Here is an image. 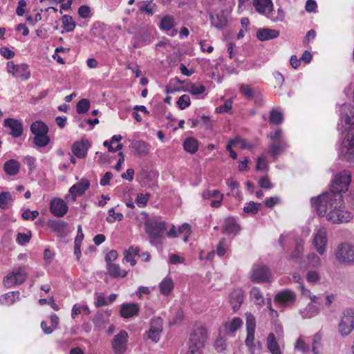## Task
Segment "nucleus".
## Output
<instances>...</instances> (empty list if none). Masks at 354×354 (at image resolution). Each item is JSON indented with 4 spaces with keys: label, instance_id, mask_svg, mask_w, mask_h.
Masks as SVG:
<instances>
[{
    "label": "nucleus",
    "instance_id": "1",
    "mask_svg": "<svg viewBox=\"0 0 354 354\" xmlns=\"http://www.w3.org/2000/svg\"><path fill=\"white\" fill-rule=\"evenodd\" d=\"M351 181L348 171L337 174L332 181L330 192L319 195L313 205L320 216H326L333 223H347L352 218V214L344 210L342 193L348 190Z\"/></svg>",
    "mask_w": 354,
    "mask_h": 354
},
{
    "label": "nucleus",
    "instance_id": "2",
    "mask_svg": "<svg viewBox=\"0 0 354 354\" xmlns=\"http://www.w3.org/2000/svg\"><path fill=\"white\" fill-rule=\"evenodd\" d=\"M340 124L338 129L342 133L348 129L342 141L339 154L346 160L354 158V108L350 104H343L340 109Z\"/></svg>",
    "mask_w": 354,
    "mask_h": 354
},
{
    "label": "nucleus",
    "instance_id": "3",
    "mask_svg": "<svg viewBox=\"0 0 354 354\" xmlns=\"http://www.w3.org/2000/svg\"><path fill=\"white\" fill-rule=\"evenodd\" d=\"M145 227L150 243L152 245L160 244L167 230L166 223L156 218H152L146 220Z\"/></svg>",
    "mask_w": 354,
    "mask_h": 354
},
{
    "label": "nucleus",
    "instance_id": "4",
    "mask_svg": "<svg viewBox=\"0 0 354 354\" xmlns=\"http://www.w3.org/2000/svg\"><path fill=\"white\" fill-rule=\"evenodd\" d=\"M207 339V331L205 326L201 324H196L190 334L189 348L201 350Z\"/></svg>",
    "mask_w": 354,
    "mask_h": 354
},
{
    "label": "nucleus",
    "instance_id": "5",
    "mask_svg": "<svg viewBox=\"0 0 354 354\" xmlns=\"http://www.w3.org/2000/svg\"><path fill=\"white\" fill-rule=\"evenodd\" d=\"M335 256L339 263L353 265L354 246L348 243H342L335 250Z\"/></svg>",
    "mask_w": 354,
    "mask_h": 354
},
{
    "label": "nucleus",
    "instance_id": "6",
    "mask_svg": "<svg viewBox=\"0 0 354 354\" xmlns=\"http://www.w3.org/2000/svg\"><path fill=\"white\" fill-rule=\"evenodd\" d=\"M354 329V310L347 309L341 318L338 330L342 336L349 335Z\"/></svg>",
    "mask_w": 354,
    "mask_h": 354
},
{
    "label": "nucleus",
    "instance_id": "7",
    "mask_svg": "<svg viewBox=\"0 0 354 354\" xmlns=\"http://www.w3.org/2000/svg\"><path fill=\"white\" fill-rule=\"evenodd\" d=\"M129 335L125 330H121L113 337L111 346L115 354H122L127 350Z\"/></svg>",
    "mask_w": 354,
    "mask_h": 354
},
{
    "label": "nucleus",
    "instance_id": "8",
    "mask_svg": "<svg viewBox=\"0 0 354 354\" xmlns=\"http://www.w3.org/2000/svg\"><path fill=\"white\" fill-rule=\"evenodd\" d=\"M270 270L265 266H254L252 268L251 281L254 283H264L269 281Z\"/></svg>",
    "mask_w": 354,
    "mask_h": 354
},
{
    "label": "nucleus",
    "instance_id": "9",
    "mask_svg": "<svg viewBox=\"0 0 354 354\" xmlns=\"http://www.w3.org/2000/svg\"><path fill=\"white\" fill-rule=\"evenodd\" d=\"M3 126L10 130V134L13 138L20 137L24 132L22 122L14 118H7L3 121Z\"/></svg>",
    "mask_w": 354,
    "mask_h": 354
},
{
    "label": "nucleus",
    "instance_id": "10",
    "mask_svg": "<svg viewBox=\"0 0 354 354\" xmlns=\"http://www.w3.org/2000/svg\"><path fill=\"white\" fill-rule=\"evenodd\" d=\"M327 236L325 229L320 228L317 230L313 239L314 245L317 252L322 255L326 251V245L327 244Z\"/></svg>",
    "mask_w": 354,
    "mask_h": 354
},
{
    "label": "nucleus",
    "instance_id": "11",
    "mask_svg": "<svg viewBox=\"0 0 354 354\" xmlns=\"http://www.w3.org/2000/svg\"><path fill=\"white\" fill-rule=\"evenodd\" d=\"M296 299L295 292L290 290H285L277 293L274 297V301L286 306L292 305Z\"/></svg>",
    "mask_w": 354,
    "mask_h": 354
},
{
    "label": "nucleus",
    "instance_id": "12",
    "mask_svg": "<svg viewBox=\"0 0 354 354\" xmlns=\"http://www.w3.org/2000/svg\"><path fill=\"white\" fill-rule=\"evenodd\" d=\"M50 209L53 214L58 217H62L67 212L68 206L64 200L55 198L50 202Z\"/></svg>",
    "mask_w": 354,
    "mask_h": 354
},
{
    "label": "nucleus",
    "instance_id": "13",
    "mask_svg": "<svg viewBox=\"0 0 354 354\" xmlns=\"http://www.w3.org/2000/svg\"><path fill=\"white\" fill-rule=\"evenodd\" d=\"M90 183L86 178L81 179L79 183L73 185L69 189L72 200L75 201L77 196L84 194L85 191L88 189Z\"/></svg>",
    "mask_w": 354,
    "mask_h": 354
},
{
    "label": "nucleus",
    "instance_id": "14",
    "mask_svg": "<svg viewBox=\"0 0 354 354\" xmlns=\"http://www.w3.org/2000/svg\"><path fill=\"white\" fill-rule=\"evenodd\" d=\"M90 146L88 140L75 142L72 145V151L75 156L79 158H84Z\"/></svg>",
    "mask_w": 354,
    "mask_h": 354
},
{
    "label": "nucleus",
    "instance_id": "15",
    "mask_svg": "<svg viewBox=\"0 0 354 354\" xmlns=\"http://www.w3.org/2000/svg\"><path fill=\"white\" fill-rule=\"evenodd\" d=\"M111 311L109 310L104 311H98L93 319L95 327H97L99 330L104 328L105 324L109 322V317L111 316Z\"/></svg>",
    "mask_w": 354,
    "mask_h": 354
},
{
    "label": "nucleus",
    "instance_id": "16",
    "mask_svg": "<svg viewBox=\"0 0 354 354\" xmlns=\"http://www.w3.org/2000/svg\"><path fill=\"white\" fill-rule=\"evenodd\" d=\"M139 307L136 303L123 304L120 308V315L124 318H130L137 315Z\"/></svg>",
    "mask_w": 354,
    "mask_h": 354
},
{
    "label": "nucleus",
    "instance_id": "17",
    "mask_svg": "<svg viewBox=\"0 0 354 354\" xmlns=\"http://www.w3.org/2000/svg\"><path fill=\"white\" fill-rule=\"evenodd\" d=\"M279 32L268 28H260L257 32V37L260 41H266L278 37Z\"/></svg>",
    "mask_w": 354,
    "mask_h": 354
},
{
    "label": "nucleus",
    "instance_id": "18",
    "mask_svg": "<svg viewBox=\"0 0 354 354\" xmlns=\"http://www.w3.org/2000/svg\"><path fill=\"white\" fill-rule=\"evenodd\" d=\"M130 147L138 155H146L149 152L150 145L143 140H133Z\"/></svg>",
    "mask_w": 354,
    "mask_h": 354
},
{
    "label": "nucleus",
    "instance_id": "19",
    "mask_svg": "<svg viewBox=\"0 0 354 354\" xmlns=\"http://www.w3.org/2000/svg\"><path fill=\"white\" fill-rule=\"evenodd\" d=\"M243 301V292L241 289L234 290L230 296V302L234 311L239 309Z\"/></svg>",
    "mask_w": 354,
    "mask_h": 354
},
{
    "label": "nucleus",
    "instance_id": "20",
    "mask_svg": "<svg viewBox=\"0 0 354 354\" xmlns=\"http://www.w3.org/2000/svg\"><path fill=\"white\" fill-rule=\"evenodd\" d=\"M253 6L258 12L266 15V10L268 12L272 10L273 4L271 0H254Z\"/></svg>",
    "mask_w": 354,
    "mask_h": 354
},
{
    "label": "nucleus",
    "instance_id": "21",
    "mask_svg": "<svg viewBox=\"0 0 354 354\" xmlns=\"http://www.w3.org/2000/svg\"><path fill=\"white\" fill-rule=\"evenodd\" d=\"M27 68L26 64L16 65V66H13V70L10 69V73L21 80H26L30 76L29 72L26 71Z\"/></svg>",
    "mask_w": 354,
    "mask_h": 354
},
{
    "label": "nucleus",
    "instance_id": "22",
    "mask_svg": "<svg viewBox=\"0 0 354 354\" xmlns=\"http://www.w3.org/2000/svg\"><path fill=\"white\" fill-rule=\"evenodd\" d=\"M174 26V18L170 15H166L164 17L160 23V27L162 30L165 31L171 30V35H174L177 33L176 30H173V27Z\"/></svg>",
    "mask_w": 354,
    "mask_h": 354
},
{
    "label": "nucleus",
    "instance_id": "23",
    "mask_svg": "<svg viewBox=\"0 0 354 354\" xmlns=\"http://www.w3.org/2000/svg\"><path fill=\"white\" fill-rule=\"evenodd\" d=\"M30 131L35 136L48 135V127L41 121H36L30 125Z\"/></svg>",
    "mask_w": 354,
    "mask_h": 354
},
{
    "label": "nucleus",
    "instance_id": "24",
    "mask_svg": "<svg viewBox=\"0 0 354 354\" xmlns=\"http://www.w3.org/2000/svg\"><path fill=\"white\" fill-rule=\"evenodd\" d=\"M240 230L239 225L234 221L233 218H227L225 221L223 226L222 232L224 234H236Z\"/></svg>",
    "mask_w": 354,
    "mask_h": 354
},
{
    "label": "nucleus",
    "instance_id": "25",
    "mask_svg": "<svg viewBox=\"0 0 354 354\" xmlns=\"http://www.w3.org/2000/svg\"><path fill=\"white\" fill-rule=\"evenodd\" d=\"M20 165L18 161L11 159L5 162L3 169L9 176H15L19 173Z\"/></svg>",
    "mask_w": 354,
    "mask_h": 354
},
{
    "label": "nucleus",
    "instance_id": "26",
    "mask_svg": "<svg viewBox=\"0 0 354 354\" xmlns=\"http://www.w3.org/2000/svg\"><path fill=\"white\" fill-rule=\"evenodd\" d=\"M158 326H151L149 330L146 333L147 338L151 339L152 341L157 342L159 339V336L162 332V320H158L156 322Z\"/></svg>",
    "mask_w": 354,
    "mask_h": 354
},
{
    "label": "nucleus",
    "instance_id": "27",
    "mask_svg": "<svg viewBox=\"0 0 354 354\" xmlns=\"http://www.w3.org/2000/svg\"><path fill=\"white\" fill-rule=\"evenodd\" d=\"M292 279L295 282L299 283V288L301 289V294L304 296H305L306 297H309L311 301H313V302H315V303L317 302V297L311 296L310 290L308 289H306L304 288L303 282H302L301 277L300 276L299 274L293 273Z\"/></svg>",
    "mask_w": 354,
    "mask_h": 354
},
{
    "label": "nucleus",
    "instance_id": "28",
    "mask_svg": "<svg viewBox=\"0 0 354 354\" xmlns=\"http://www.w3.org/2000/svg\"><path fill=\"white\" fill-rule=\"evenodd\" d=\"M286 147V145L284 141H271L269 145V151L275 158L282 152Z\"/></svg>",
    "mask_w": 354,
    "mask_h": 354
},
{
    "label": "nucleus",
    "instance_id": "29",
    "mask_svg": "<svg viewBox=\"0 0 354 354\" xmlns=\"http://www.w3.org/2000/svg\"><path fill=\"white\" fill-rule=\"evenodd\" d=\"M268 348L272 354H282L275 335L270 333L267 338Z\"/></svg>",
    "mask_w": 354,
    "mask_h": 354
},
{
    "label": "nucleus",
    "instance_id": "30",
    "mask_svg": "<svg viewBox=\"0 0 354 354\" xmlns=\"http://www.w3.org/2000/svg\"><path fill=\"white\" fill-rule=\"evenodd\" d=\"M319 312L317 306L313 304H309L306 308L300 310V314L304 319H309L317 315Z\"/></svg>",
    "mask_w": 354,
    "mask_h": 354
},
{
    "label": "nucleus",
    "instance_id": "31",
    "mask_svg": "<svg viewBox=\"0 0 354 354\" xmlns=\"http://www.w3.org/2000/svg\"><path fill=\"white\" fill-rule=\"evenodd\" d=\"M53 231L59 234V236H64L66 233L67 223L62 221H54L49 224Z\"/></svg>",
    "mask_w": 354,
    "mask_h": 354
},
{
    "label": "nucleus",
    "instance_id": "32",
    "mask_svg": "<svg viewBox=\"0 0 354 354\" xmlns=\"http://www.w3.org/2000/svg\"><path fill=\"white\" fill-rule=\"evenodd\" d=\"M174 288V283L171 277H167L160 283V290L162 294L167 295Z\"/></svg>",
    "mask_w": 354,
    "mask_h": 354
},
{
    "label": "nucleus",
    "instance_id": "33",
    "mask_svg": "<svg viewBox=\"0 0 354 354\" xmlns=\"http://www.w3.org/2000/svg\"><path fill=\"white\" fill-rule=\"evenodd\" d=\"M183 147L186 151L190 153H194L197 151L198 148V141L194 138H188L185 140Z\"/></svg>",
    "mask_w": 354,
    "mask_h": 354
},
{
    "label": "nucleus",
    "instance_id": "34",
    "mask_svg": "<svg viewBox=\"0 0 354 354\" xmlns=\"http://www.w3.org/2000/svg\"><path fill=\"white\" fill-rule=\"evenodd\" d=\"M242 324V320L240 318L236 317L234 318L232 322H226L223 325V328L227 333H234L241 327Z\"/></svg>",
    "mask_w": 354,
    "mask_h": 354
},
{
    "label": "nucleus",
    "instance_id": "35",
    "mask_svg": "<svg viewBox=\"0 0 354 354\" xmlns=\"http://www.w3.org/2000/svg\"><path fill=\"white\" fill-rule=\"evenodd\" d=\"M107 269L109 274L113 277H124L127 274L126 271H122L120 270V266L118 264L109 263L107 265Z\"/></svg>",
    "mask_w": 354,
    "mask_h": 354
},
{
    "label": "nucleus",
    "instance_id": "36",
    "mask_svg": "<svg viewBox=\"0 0 354 354\" xmlns=\"http://www.w3.org/2000/svg\"><path fill=\"white\" fill-rule=\"evenodd\" d=\"M304 250V243L302 241H297L295 250L291 254V259L296 263H300L302 252Z\"/></svg>",
    "mask_w": 354,
    "mask_h": 354
},
{
    "label": "nucleus",
    "instance_id": "37",
    "mask_svg": "<svg viewBox=\"0 0 354 354\" xmlns=\"http://www.w3.org/2000/svg\"><path fill=\"white\" fill-rule=\"evenodd\" d=\"M210 19L212 25L218 29L223 28L227 24V19L223 15H211Z\"/></svg>",
    "mask_w": 354,
    "mask_h": 354
},
{
    "label": "nucleus",
    "instance_id": "38",
    "mask_svg": "<svg viewBox=\"0 0 354 354\" xmlns=\"http://www.w3.org/2000/svg\"><path fill=\"white\" fill-rule=\"evenodd\" d=\"M250 295L251 299L254 301L256 304L258 305H263L264 304V299L263 297L259 290V288L257 287H253L250 292Z\"/></svg>",
    "mask_w": 354,
    "mask_h": 354
},
{
    "label": "nucleus",
    "instance_id": "39",
    "mask_svg": "<svg viewBox=\"0 0 354 354\" xmlns=\"http://www.w3.org/2000/svg\"><path fill=\"white\" fill-rule=\"evenodd\" d=\"M19 292H10L0 297V302L10 305L15 302L16 299L19 298Z\"/></svg>",
    "mask_w": 354,
    "mask_h": 354
},
{
    "label": "nucleus",
    "instance_id": "40",
    "mask_svg": "<svg viewBox=\"0 0 354 354\" xmlns=\"http://www.w3.org/2000/svg\"><path fill=\"white\" fill-rule=\"evenodd\" d=\"M63 27L66 32H71L75 28V23L73 17L70 15H64L62 18Z\"/></svg>",
    "mask_w": 354,
    "mask_h": 354
},
{
    "label": "nucleus",
    "instance_id": "41",
    "mask_svg": "<svg viewBox=\"0 0 354 354\" xmlns=\"http://www.w3.org/2000/svg\"><path fill=\"white\" fill-rule=\"evenodd\" d=\"M156 8V6L152 1L149 2H142L139 5V10L142 12H146L149 15H152L155 10Z\"/></svg>",
    "mask_w": 354,
    "mask_h": 354
},
{
    "label": "nucleus",
    "instance_id": "42",
    "mask_svg": "<svg viewBox=\"0 0 354 354\" xmlns=\"http://www.w3.org/2000/svg\"><path fill=\"white\" fill-rule=\"evenodd\" d=\"M283 120V116L281 112L277 109H272L270 112L269 121L273 124H279Z\"/></svg>",
    "mask_w": 354,
    "mask_h": 354
},
{
    "label": "nucleus",
    "instance_id": "43",
    "mask_svg": "<svg viewBox=\"0 0 354 354\" xmlns=\"http://www.w3.org/2000/svg\"><path fill=\"white\" fill-rule=\"evenodd\" d=\"M12 272L15 274V280H17L18 284H21L26 281L27 277V272L26 270L25 266L20 267L16 271Z\"/></svg>",
    "mask_w": 354,
    "mask_h": 354
},
{
    "label": "nucleus",
    "instance_id": "44",
    "mask_svg": "<svg viewBox=\"0 0 354 354\" xmlns=\"http://www.w3.org/2000/svg\"><path fill=\"white\" fill-rule=\"evenodd\" d=\"M50 142L48 135H37L33 138V143L39 147H46Z\"/></svg>",
    "mask_w": 354,
    "mask_h": 354
},
{
    "label": "nucleus",
    "instance_id": "45",
    "mask_svg": "<svg viewBox=\"0 0 354 354\" xmlns=\"http://www.w3.org/2000/svg\"><path fill=\"white\" fill-rule=\"evenodd\" d=\"M90 107V102L88 100L84 98L80 100L76 105L77 112L80 114L87 112Z\"/></svg>",
    "mask_w": 354,
    "mask_h": 354
},
{
    "label": "nucleus",
    "instance_id": "46",
    "mask_svg": "<svg viewBox=\"0 0 354 354\" xmlns=\"http://www.w3.org/2000/svg\"><path fill=\"white\" fill-rule=\"evenodd\" d=\"M240 91L248 99L255 97V102H257L258 97L256 96L254 91L248 85H242L240 88Z\"/></svg>",
    "mask_w": 354,
    "mask_h": 354
},
{
    "label": "nucleus",
    "instance_id": "47",
    "mask_svg": "<svg viewBox=\"0 0 354 354\" xmlns=\"http://www.w3.org/2000/svg\"><path fill=\"white\" fill-rule=\"evenodd\" d=\"M205 91V86L201 84H192L189 86L187 91L194 95L202 94Z\"/></svg>",
    "mask_w": 354,
    "mask_h": 354
},
{
    "label": "nucleus",
    "instance_id": "48",
    "mask_svg": "<svg viewBox=\"0 0 354 354\" xmlns=\"http://www.w3.org/2000/svg\"><path fill=\"white\" fill-rule=\"evenodd\" d=\"M295 348L301 351L304 354L308 353L310 351L309 346L304 342L302 338H299L295 346Z\"/></svg>",
    "mask_w": 354,
    "mask_h": 354
},
{
    "label": "nucleus",
    "instance_id": "49",
    "mask_svg": "<svg viewBox=\"0 0 354 354\" xmlns=\"http://www.w3.org/2000/svg\"><path fill=\"white\" fill-rule=\"evenodd\" d=\"M12 199L11 194L7 192H3L0 193V208L5 209L9 201Z\"/></svg>",
    "mask_w": 354,
    "mask_h": 354
},
{
    "label": "nucleus",
    "instance_id": "50",
    "mask_svg": "<svg viewBox=\"0 0 354 354\" xmlns=\"http://www.w3.org/2000/svg\"><path fill=\"white\" fill-rule=\"evenodd\" d=\"M261 205V203H255L253 201H250L248 205L243 207V211L245 213L255 214L258 212L259 207Z\"/></svg>",
    "mask_w": 354,
    "mask_h": 354
},
{
    "label": "nucleus",
    "instance_id": "51",
    "mask_svg": "<svg viewBox=\"0 0 354 354\" xmlns=\"http://www.w3.org/2000/svg\"><path fill=\"white\" fill-rule=\"evenodd\" d=\"M177 104L178 105L180 109H185L186 107L190 105L189 96L186 94L181 95L177 101Z\"/></svg>",
    "mask_w": 354,
    "mask_h": 354
},
{
    "label": "nucleus",
    "instance_id": "52",
    "mask_svg": "<svg viewBox=\"0 0 354 354\" xmlns=\"http://www.w3.org/2000/svg\"><path fill=\"white\" fill-rule=\"evenodd\" d=\"M256 327L255 317L250 313L246 314L247 331H254Z\"/></svg>",
    "mask_w": 354,
    "mask_h": 354
},
{
    "label": "nucleus",
    "instance_id": "53",
    "mask_svg": "<svg viewBox=\"0 0 354 354\" xmlns=\"http://www.w3.org/2000/svg\"><path fill=\"white\" fill-rule=\"evenodd\" d=\"M3 283L7 288H10L14 285L18 284L17 280H15V277L13 272H10L3 278Z\"/></svg>",
    "mask_w": 354,
    "mask_h": 354
},
{
    "label": "nucleus",
    "instance_id": "54",
    "mask_svg": "<svg viewBox=\"0 0 354 354\" xmlns=\"http://www.w3.org/2000/svg\"><path fill=\"white\" fill-rule=\"evenodd\" d=\"M78 15L81 18L87 19L91 17V8L86 5L81 6L78 8Z\"/></svg>",
    "mask_w": 354,
    "mask_h": 354
},
{
    "label": "nucleus",
    "instance_id": "55",
    "mask_svg": "<svg viewBox=\"0 0 354 354\" xmlns=\"http://www.w3.org/2000/svg\"><path fill=\"white\" fill-rule=\"evenodd\" d=\"M149 196L150 195L149 194H138L136 200V204L141 207L145 206L149 198Z\"/></svg>",
    "mask_w": 354,
    "mask_h": 354
},
{
    "label": "nucleus",
    "instance_id": "56",
    "mask_svg": "<svg viewBox=\"0 0 354 354\" xmlns=\"http://www.w3.org/2000/svg\"><path fill=\"white\" fill-rule=\"evenodd\" d=\"M232 102L231 100H227L223 105L217 107L216 111L217 113H226L232 109Z\"/></svg>",
    "mask_w": 354,
    "mask_h": 354
},
{
    "label": "nucleus",
    "instance_id": "57",
    "mask_svg": "<svg viewBox=\"0 0 354 354\" xmlns=\"http://www.w3.org/2000/svg\"><path fill=\"white\" fill-rule=\"evenodd\" d=\"M268 136L270 138L271 141H284L283 140L281 129H278L274 132L270 133Z\"/></svg>",
    "mask_w": 354,
    "mask_h": 354
},
{
    "label": "nucleus",
    "instance_id": "58",
    "mask_svg": "<svg viewBox=\"0 0 354 354\" xmlns=\"http://www.w3.org/2000/svg\"><path fill=\"white\" fill-rule=\"evenodd\" d=\"M306 279L310 283H315L320 279V277L316 271L310 270L307 272Z\"/></svg>",
    "mask_w": 354,
    "mask_h": 354
},
{
    "label": "nucleus",
    "instance_id": "59",
    "mask_svg": "<svg viewBox=\"0 0 354 354\" xmlns=\"http://www.w3.org/2000/svg\"><path fill=\"white\" fill-rule=\"evenodd\" d=\"M259 185L263 189H271L272 187V184L268 176H265L260 178L259 180Z\"/></svg>",
    "mask_w": 354,
    "mask_h": 354
},
{
    "label": "nucleus",
    "instance_id": "60",
    "mask_svg": "<svg viewBox=\"0 0 354 354\" xmlns=\"http://www.w3.org/2000/svg\"><path fill=\"white\" fill-rule=\"evenodd\" d=\"M254 340V331H247V337L245 339V344L250 350L252 349Z\"/></svg>",
    "mask_w": 354,
    "mask_h": 354
},
{
    "label": "nucleus",
    "instance_id": "61",
    "mask_svg": "<svg viewBox=\"0 0 354 354\" xmlns=\"http://www.w3.org/2000/svg\"><path fill=\"white\" fill-rule=\"evenodd\" d=\"M268 165L266 162V158L263 156H260L257 158L256 169L257 171L264 170L267 168Z\"/></svg>",
    "mask_w": 354,
    "mask_h": 354
},
{
    "label": "nucleus",
    "instance_id": "62",
    "mask_svg": "<svg viewBox=\"0 0 354 354\" xmlns=\"http://www.w3.org/2000/svg\"><path fill=\"white\" fill-rule=\"evenodd\" d=\"M225 347H226V343H225V340L223 338L219 337L216 340L215 348L217 351H218V352L223 351L225 349Z\"/></svg>",
    "mask_w": 354,
    "mask_h": 354
},
{
    "label": "nucleus",
    "instance_id": "63",
    "mask_svg": "<svg viewBox=\"0 0 354 354\" xmlns=\"http://www.w3.org/2000/svg\"><path fill=\"white\" fill-rule=\"evenodd\" d=\"M30 239V235L24 233H19L17 234V241L20 245H24L29 242Z\"/></svg>",
    "mask_w": 354,
    "mask_h": 354
},
{
    "label": "nucleus",
    "instance_id": "64",
    "mask_svg": "<svg viewBox=\"0 0 354 354\" xmlns=\"http://www.w3.org/2000/svg\"><path fill=\"white\" fill-rule=\"evenodd\" d=\"M279 203V198L277 196L270 197L265 201V205L268 208H272L276 204Z\"/></svg>",
    "mask_w": 354,
    "mask_h": 354
}]
</instances>
